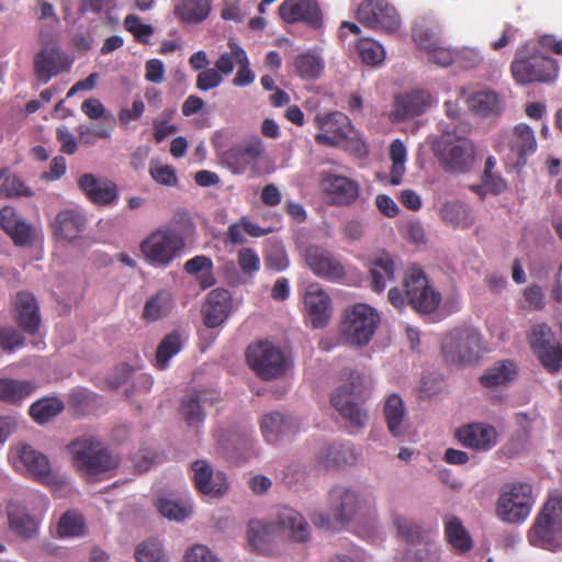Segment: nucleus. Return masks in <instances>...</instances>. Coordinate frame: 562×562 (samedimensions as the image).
Instances as JSON below:
<instances>
[{
  "instance_id": "obj_1",
  "label": "nucleus",
  "mask_w": 562,
  "mask_h": 562,
  "mask_svg": "<svg viewBox=\"0 0 562 562\" xmlns=\"http://www.w3.org/2000/svg\"><path fill=\"white\" fill-rule=\"evenodd\" d=\"M276 528L289 531V536L297 542H305L310 537L308 524L305 518L295 509L283 506L278 510L276 519L271 524L260 520L249 521L247 539L251 550L262 554L270 553L272 551V531Z\"/></svg>"
},
{
  "instance_id": "obj_2",
  "label": "nucleus",
  "mask_w": 562,
  "mask_h": 562,
  "mask_svg": "<svg viewBox=\"0 0 562 562\" xmlns=\"http://www.w3.org/2000/svg\"><path fill=\"white\" fill-rule=\"evenodd\" d=\"M340 379L344 383L333 392L330 403L350 427L363 428L368 422V413L361 406L368 397L364 379L349 369L340 372Z\"/></svg>"
},
{
  "instance_id": "obj_3",
  "label": "nucleus",
  "mask_w": 562,
  "mask_h": 562,
  "mask_svg": "<svg viewBox=\"0 0 562 562\" xmlns=\"http://www.w3.org/2000/svg\"><path fill=\"white\" fill-rule=\"evenodd\" d=\"M67 449L74 468L89 479L108 474L120 463V459L93 436H80L74 439Z\"/></svg>"
},
{
  "instance_id": "obj_4",
  "label": "nucleus",
  "mask_w": 562,
  "mask_h": 562,
  "mask_svg": "<svg viewBox=\"0 0 562 562\" xmlns=\"http://www.w3.org/2000/svg\"><path fill=\"white\" fill-rule=\"evenodd\" d=\"M510 71L519 85L553 81L559 74L558 61L539 53L536 45L526 43L515 54Z\"/></svg>"
},
{
  "instance_id": "obj_5",
  "label": "nucleus",
  "mask_w": 562,
  "mask_h": 562,
  "mask_svg": "<svg viewBox=\"0 0 562 562\" xmlns=\"http://www.w3.org/2000/svg\"><path fill=\"white\" fill-rule=\"evenodd\" d=\"M485 352L483 336L473 327L454 328L443 337L441 342L442 357L452 366L474 364Z\"/></svg>"
},
{
  "instance_id": "obj_6",
  "label": "nucleus",
  "mask_w": 562,
  "mask_h": 562,
  "mask_svg": "<svg viewBox=\"0 0 562 562\" xmlns=\"http://www.w3.org/2000/svg\"><path fill=\"white\" fill-rule=\"evenodd\" d=\"M8 460L13 469L47 486H61L64 480L54 474L50 462L43 452L31 445L19 442L8 452Z\"/></svg>"
},
{
  "instance_id": "obj_7",
  "label": "nucleus",
  "mask_w": 562,
  "mask_h": 562,
  "mask_svg": "<svg viewBox=\"0 0 562 562\" xmlns=\"http://www.w3.org/2000/svg\"><path fill=\"white\" fill-rule=\"evenodd\" d=\"M381 322L375 308L364 303H357L345 310L339 330L342 339L357 347L367 346Z\"/></svg>"
},
{
  "instance_id": "obj_8",
  "label": "nucleus",
  "mask_w": 562,
  "mask_h": 562,
  "mask_svg": "<svg viewBox=\"0 0 562 562\" xmlns=\"http://www.w3.org/2000/svg\"><path fill=\"white\" fill-rule=\"evenodd\" d=\"M432 150L443 169L450 172H467L474 164L475 145L467 137L443 134L432 144Z\"/></svg>"
},
{
  "instance_id": "obj_9",
  "label": "nucleus",
  "mask_w": 562,
  "mask_h": 562,
  "mask_svg": "<svg viewBox=\"0 0 562 562\" xmlns=\"http://www.w3.org/2000/svg\"><path fill=\"white\" fill-rule=\"evenodd\" d=\"M394 525L406 547L401 560L403 562H439L440 553L436 542L426 537L425 531L404 517H396Z\"/></svg>"
},
{
  "instance_id": "obj_10",
  "label": "nucleus",
  "mask_w": 562,
  "mask_h": 562,
  "mask_svg": "<svg viewBox=\"0 0 562 562\" xmlns=\"http://www.w3.org/2000/svg\"><path fill=\"white\" fill-rule=\"evenodd\" d=\"M403 284L405 288L407 305L419 314L434 313L441 303V294L429 282L424 270L416 265L409 267L405 273Z\"/></svg>"
},
{
  "instance_id": "obj_11",
  "label": "nucleus",
  "mask_w": 562,
  "mask_h": 562,
  "mask_svg": "<svg viewBox=\"0 0 562 562\" xmlns=\"http://www.w3.org/2000/svg\"><path fill=\"white\" fill-rule=\"evenodd\" d=\"M533 505L532 487L528 483L506 484L496 503V514L508 524H519L527 519Z\"/></svg>"
},
{
  "instance_id": "obj_12",
  "label": "nucleus",
  "mask_w": 562,
  "mask_h": 562,
  "mask_svg": "<svg viewBox=\"0 0 562 562\" xmlns=\"http://www.w3.org/2000/svg\"><path fill=\"white\" fill-rule=\"evenodd\" d=\"M562 536V498L551 497L543 505L528 531V540L533 547L550 549Z\"/></svg>"
},
{
  "instance_id": "obj_13",
  "label": "nucleus",
  "mask_w": 562,
  "mask_h": 562,
  "mask_svg": "<svg viewBox=\"0 0 562 562\" xmlns=\"http://www.w3.org/2000/svg\"><path fill=\"white\" fill-rule=\"evenodd\" d=\"M184 238L178 232L165 228L153 232L140 243V250L148 262L168 266L184 248Z\"/></svg>"
},
{
  "instance_id": "obj_14",
  "label": "nucleus",
  "mask_w": 562,
  "mask_h": 562,
  "mask_svg": "<svg viewBox=\"0 0 562 562\" xmlns=\"http://www.w3.org/2000/svg\"><path fill=\"white\" fill-rule=\"evenodd\" d=\"M497 148L509 164L522 167L537 150L535 132L529 125L519 123L499 136Z\"/></svg>"
},
{
  "instance_id": "obj_15",
  "label": "nucleus",
  "mask_w": 562,
  "mask_h": 562,
  "mask_svg": "<svg viewBox=\"0 0 562 562\" xmlns=\"http://www.w3.org/2000/svg\"><path fill=\"white\" fill-rule=\"evenodd\" d=\"M527 338L532 352L548 372L557 373L562 369V347L548 324H535Z\"/></svg>"
},
{
  "instance_id": "obj_16",
  "label": "nucleus",
  "mask_w": 562,
  "mask_h": 562,
  "mask_svg": "<svg viewBox=\"0 0 562 562\" xmlns=\"http://www.w3.org/2000/svg\"><path fill=\"white\" fill-rule=\"evenodd\" d=\"M246 356L249 367L262 380L276 379L286 370L283 352L268 341L249 346Z\"/></svg>"
},
{
  "instance_id": "obj_17",
  "label": "nucleus",
  "mask_w": 562,
  "mask_h": 562,
  "mask_svg": "<svg viewBox=\"0 0 562 562\" xmlns=\"http://www.w3.org/2000/svg\"><path fill=\"white\" fill-rule=\"evenodd\" d=\"M357 18L367 27L392 33L400 27L396 9L385 0H366L357 11Z\"/></svg>"
},
{
  "instance_id": "obj_18",
  "label": "nucleus",
  "mask_w": 562,
  "mask_h": 562,
  "mask_svg": "<svg viewBox=\"0 0 562 562\" xmlns=\"http://www.w3.org/2000/svg\"><path fill=\"white\" fill-rule=\"evenodd\" d=\"M314 121L321 131L314 136L318 145L337 147L349 137L352 131L350 119L339 111L317 114Z\"/></svg>"
},
{
  "instance_id": "obj_19",
  "label": "nucleus",
  "mask_w": 562,
  "mask_h": 562,
  "mask_svg": "<svg viewBox=\"0 0 562 562\" xmlns=\"http://www.w3.org/2000/svg\"><path fill=\"white\" fill-rule=\"evenodd\" d=\"M305 262L316 277L326 281L339 282L347 277L340 260L321 246H308L305 249Z\"/></svg>"
},
{
  "instance_id": "obj_20",
  "label": "nucleus",
  "mask_w": 562,
  "mask_h": 562,
  "mask_svg": "<svg viewBox=\"0 0 562 562\" xmlns=\"http://www.w3.org/2000/svg\"><path fill=\"white\" fill-rule=\"evenodd\" d=\"M0 227L15 246L31 247L36 241V228L27 223L13 206L7 205L0 209Z\"/></svg>"
},
{
  "instance_id": "obj_21",
  "label": "nucleus",
  "mask_w": 562,
  "mask_h": 562,
  "mask_svg": "<svg viewBox=\"0 0 562 562\" xmlns=\"http://www.w3.org/2000/svg\"><path fill=\"white\" fill-rule=\"evenodd\" d=\"M233 297L228 290L213 289L206 295L201 314L207 328H216L223 325L232 313Z\"/></svg>"
},
{
  "instance_id": "obj_22",
  "label": "nucleus",
  "mask_w": 562,
  "mask_h": 562,
  "mask_svg": "<svg viewBox=\"0 0 562 562\" xmlns=\"http://www.w3.org/2000/svg\"><path fill=\"white\" fill-rule=\"evenodd\" d=\"M50 227L57 240L72 244L81 239L87 228V217L77 210H61L56 214Z\"/></svg>"
},
{
  "instance_id": "obj_23",
  "label": "nucleus",
  "mask_w": 562,
  "mask_h": 562,
  "mask_svg": "<svg viewBox=\"0 0 562 562\" xmlns=\"http://www.w3.org/2000/svg\"><path fill=\"white\" fill-rule=\"evenodd\" d=\"M33 67L38 81L47 83L52 78L68 71L71 60L58 48H43L35 54Z\"/></svg>"
},
{
  "instance_id": "obj_24",
  "label": "nucleus",
  "mask_w": 562,
  "mask_h": 562,
  "mask_svg": "<svg viewBox=\"0 0 562 562\" xmlns=\"http://www.w3.org/2000/svg\"><path fill=\"white\" fill-rule=\"evenodd\" d=\"M304 307L313 328H324L331 318V300L317 283L308 285L304 295Z\"/></svg>"
},
{
  "instance_id": "obj_25",
  "label": "nucleus",
  "mask_w": 562,
  "mask_h": 562,
  "mask_svg": "<svg viewBox=\"0 0 562 562\" xmlns=\"http://www.w3.org/2000/svg\"><path fill=\"white\" fill-rule=\"evenodd\" d=\"M321 186L330 203L337 206H348L356 202L360 187L357 181L339 175L329 173L323 177Z\"/></svg>"
},
{
  "instance_id": "obj_26",
  "label": "nucleus",
  "mask_w": 562,
  "mask_h": 562,
  "mask_svg": "<svg viewBox=\"0 0 562 562\" xmlns=\"http://www.w3.org/2000/svg\"><path fill=\"white\" fill-rule=\"evenodd\" d=\"M279 14L288 23L304 22L313 29L323 24L321 9L314 0H285L279 7Z\"/></svg>"
},
{
  "instance_id": "obj_27",
  "label": "nucleus",
  "mask_w": 562,
  "mask_h": 562,
  "mask_svg": "<svg viewBox=\"0 0 562 562\" xmlns=\"http://www.w3.org/2000/svg\"><path fill=\"white\" fill-rule=\"evenodd\" d=\"M78 187L91 203L100 206L111 205L119 198L117 186L113 181L100 179L92 173L80 176Z\"/></svg>"
},
{
  "instance_id": "obj_28",
  "label": "nucleus",
  "mask_w": 562,
  "mask_h": 562,
  "mask_svg": "<svg viewBox=\"0 0 562 562\" xmlns=\"http://www.w3.org/2000/svg\"><path fill=\"white\" fill-rule=\"evenodd\" d=\"M14 317L19 327L26 334L34 335L41 325V314L35 296L27 292H19L14 300Z\"/></svg>"
},
{
  "instance_id": "obj_29",
  "label": "nucleus",
  "mask_w": 562,
  "mask_h": 562,
  "mask_svg": "<svg viewBox=\"0 0 562 562\" xmlns=\"http://www.w3.org/2000/svg\"><path fill=\"white\" fill-rule=\"evenodd\" d=\"M496 429L487 424L474 423L457 430L459 441L469 448L487 451L497 442Z\"/></svg>"
},
{
  "instance_id": "obj_30",
  "label": "nucleus",
  "mask_w": 562,
  "mask_h": 562,
  "mask_svg": "<svg viewBox=\"0 0 562 562\" xmlns=\"http://www.w3.org/2000/svg\"><path fill=\"white\" fill-rule=\"evenodd\" d=\"M193 482L196 490L211 496H222L227 491L226 477L222 472L214 474L212 467L204 460L192 463Z\"/></svg>"
},
{
  "instance_id": "obj_31",
  "label": "nucleus",
  "mask_w": 562,
  "mask_h": 562,
  "mask_svg": "<svg viewBox=\"0 0 562 562\" xmlns=\"http://www.w3.org/2000/svg\"><path fill=\"white\" fill-rule=\"evenodd\" d=\"M218 396L213 392L193 391L186 395L180 403V414L190 427H199L204 422V408L207 404L213 405Z\"/></svg>"
},
{
  "instance_id": "obj_32",
  "label": "nucleus",
  "mask_w": 562,
  "mask_h": 562,
  "mask_svg": "<svg viewBox=\"0 0 562 562\" xmlns=\"http://www.w3.org/2000/svg\"><path fill=\"white\" fill-rule=\"evenodd\" d=\"M329 507L337 524L349 522L359 509V497L356 492L344 486H335L329 492Z\"/></svg>"
},
{
  "instance_id": "obj_33",
  "label": "nucleus",
  "mask_w": 562,
  "mask_h": 562,
  "mask_svg": "<svg viewBox=\"0 0 562 562\" xmlns=\"http://www.w3.org/2000/svg\"><path fill=\"white\" fill-rule=\"evenodd\" d=\"M368 268L371 289L378 293L385 289L386 282L394 280L395 262L384 250L374 252L368 258Z\"/></svg>"
},
{
  "instance_id": "obj_34",
  "label": "nucleus",
  "mask_w": 562,
  "mask_h": 562,
  "mask_svg": "<svg viewBox=\"0 0 562 562\" xmlns=\"http://www.w3.org/2000/svg\"><path fill=\"white\" fill-rule=\"evenodd\" d=\"M427 91L416 90L398 95L391 113L394 121L401 122L423 114L429 105Z\"/></svg>"
},
{
  "instance_id": "obj_35",
  "label": "nucleus",
  "mask_w": 562,
  "mask_h": 562,
  "mask_svg": "<svg viewBox=\"0 0 562 562\" xmlns=\"http://www.w3.org/2000/svg\"><path fill=\"white\" fill-rule=\"evenodd\" d=\"M382 414L393 437L400 438L406 434L407 412L403 398L397 393H391L385 397Z\"/></svg>"
},
{
  "instance_id": "obj_36",
  "label": "nucleus",
  "mask_w": 562,
  "mask_h": 562,
  "mask_svg": "<svg viewBox=\"0 0 562 562\" xmlns=\"http://www.w3.org/2000/svg\"><path fill=\"white\" fill-rule=\"evenodd\" d=\"M263 153V144L259 138L235 146L226 153V160L233 172L241 173L249 165L258 160Z\"/></svg>"
},
{
  "instance_id": "obj_37",
  "label": "nucleus",
  "mask_w": 562,
  "mask_h": 562,
  "mask_svg": "<svg viewBox=\"0 0 562 562\" xmlns=\"http://www.w3.org/2000/svg\"><path fill=\"white\" fill-rule=\"evenodd\" d=\"M10 529L21 538H33L38 530V519L32 516L20 503L10 502L7 506Z\"/></svg>"
},
{
  "instance_id": "obj_38",
  "label": "nucleus",
  "mask_w": 562,
  "mask_h": 562,
  "mask_svg": "<svg viewBox=\"0 0 562 562\" xmlns=\"http://www.w3.org/2000/svg\"><path fill=\"white\" fill-rule=\"evenodd\" d=\"M260 429L265 439L274 443L284 436L294 435L299 427L293 418L274 412L262 417Z\"/></svg>"
},
{
  "instance_id": "obj_39",
  "label": "nucleus",
  "mask_w": 562,
  "mask_h": 562,
  "mask_svg": "<svg viewBox=\"0 0 562 562\" xmlns=\"http://www.w3.org/2000/svg\"><path fill=\"white\" fill-rule=\"evenodd\" d=\"M518 374V366L512 359H503L495 361L480 376L479 381L482 386L493 389L503 386L516 379Z\"/></svg>"
},
{
  "instance_id": "obj_40",
  "label": "nucleus",
  "mask_w": 562,
  "mask_h": 562,
  "mask_svg": "<svg viewBox=\"0 0 562 562\" xmlns=\"http://www.w3.org/2000/svg\"><path fill=\"white\" fill-rule=\"evenodd\" d=\"M468 103L470 110L481 117L496 116L503 110L502 98L497 92L490 89L472 93Z\"/></svg>"
},
{
  "instance_id": "obj_41",
  "label": "nucleus",
  "mask_w": 562,
  "mask_h": 562,
  "mask_svg": "<svg viewBox=\"0 0 562 562\" xmlns=\"http://www.w3.org/2000/svg\"><path fill=\"white\" fill-rule=\"evenodd\" d=\"M35 390L36 385L31 381L10 378L0 379V401L9 404H20L31 396Z\"/></svg>"
},
{
  "instance_id": "obj_42",
  "label": "nucleus",
  "mask_w": 562,
  "mask_h": 562,
  "mask_svg": "<svg viewBox=\"0 0 562 562\" xmlns=\"http://www.w3.org/2000/svg\"><path fill=\"white\" fill-rule=\"evenodd\" d=\"M357 454L350 445H328L319 454V462L326 468H345L352 465Z\"/></svg>"
},
{
  "instance_id": "obj_43",
  "label": "nucleus",
  "mask_w": 562,
  "mask_h": 562,
  "mask_svg": "<svg viewBox=\"0 0 562 562\" xmlns=\"http://www.w3.org/2000/svg\"><path fill=\"white\" fill-rule=\"evenodd\" d=\"M210 0H177L175 15L184 23H199L210 13Z\"/></svg>"
},
{
  "instance_id": "obj_44",
  "label": "nucleus",
  "mask_w": 562,
  "mask_h": 562,
  "mask_svg": "<svg viewBox=\"0 0 562 562\" xmlns=\"http://www.w3.org/2000/svg\"><path fill=\"white\" fill-rule=\"evenodd\" d=\"M155 507L170 520L183 521L192 514V505L186 498L160 496L156 498Z\"/></svg>"
},
{
  "instance_id": "obj_45",
  "label": "nucleus",
  "mask_w": 562,
  "mask_h": 562,
  "mask_svg": "<svg viewBox=\"0 0 562 562\" xmlns=\"http://www.w3.org/2000/svg\"><path fill=\"white\" fill-rule=\"evenodd\" d=\"M445 535L447 541L459 552H467L472 548V540L468 530L456 516L445 517Z\"/></svg>"
},
{
  "instance_id": "obj_46",
  "label": "nucleus",
  "mask_w": 562,
  "mask_h": 562,
  "mask_svg": "<svg viewBox=\"0 0 562 562\" xmlns=\"http://www.w3.org/2000/svg\"><path fill=\"white\" fill-rule=\"evenodd\" d=\"M440 216L452 227H469L474 223L470 207L461 201L445 203L440 210Z\"/></svg>"
},
{
  "instance_id": "obj_47",
  "label": "nucleus",
  "mask_w": 562,
  "mask_h": 562,
  "mask_svg": "<svg viewBox=\"0 0 562 562\" xmlns=\"http://www.w3.org/2000/svg\"><path fill=\"white\" fill-rule=\"evenodd\" d=\"M213 261L206 256H195L184 263V271L195 277L200 286L205 290L215 284Z\"/></svg>"
},
{
  "instance_id": "obj_48",
  "label": "nucleus",
  "mask_w": 562,
  "mask_h": 562,
  "mask_svg": "<svg viewBox=\"0 0 562 562\" xmlns=\"http://www.w3.org/2000/svg\"><path fill=\"white\" fill-rule=\"evenodd\" d=\"M325 68L323 58L314 52L299 54L294 59L296 75L304 80H313L321 77Z\"/></svg>"
},
{
  "instance_id": "obj_49",
  "label": "nucleus",
  "mask_w": 562,
  "mask_h": 562,
  "mask_svg": "<svg viewBox=\"0 0 562 562\" xmlns=\"http://www.w3.org/2000/svg\"><path fill=\"white\" fill-rule=\"evenodd\" d=\"M65 408L61 400L57 397H43L34 402L29 409L30 416L37 424H45L60 414Z\"/></svg>"
},
{
  "instance_id": "obj_50",
  "label": "nucleus",
  "mask_w": 562,
  "mask_h": 562,
  "mask_svg": "<svg viewBox=\"0 0 562 562\" xmlns=\"http://www.w3.org/2000/svg\"><path fill=\"white\" fill-rule=\"evenodd\" d=\"M183 347V339L179 331L175 330L166 335L159 342L156 351V367L165 370L169 366L170 359L176 356Z\"/></svg>"
},
{
  "instance_id": "obj_51",
  "label": "nucleus",
  "mask_w": 562,
  "mask_h": 562,
  "mask_svg": "<svg viewBox=\"0 0 562 562\" xmlns=\"http://www.w3.org/2000/svg\"><path fill=\"white\" fill-rule=\"evenodd\" d=\"M228 47L234 49L236 64L238 65L237 72L233 79V85L236 87L250 86L255 81L256 75L250 69L246 50L233 40H229Z\"/></svg>"
},
{
  "instance_id": "obj_52",
  "label": "nucleus",
  "mask_w": 562,
  "mask_h": 562,
  "mask_svg": "<svg viewBox=\"0 0 562 562\" xmlns=\"http://www.w3.org/2000/svg\"><path fill=\"white\" fill-rule=\"evenodd\" d=\"M170 311V296L166 291H160L149 297L143 310L142 317L146 322H156Z\"/></svg>"
},
{
  "instance_id": "obj_53",
  "label": "nucleus",
  "mask_w": 562,
  "mask_h": 562,
  "mask_svg": "<svg viewBox=\"0 0 562 562\" xmlns=\"http://www.w3.org/2000/svg\"><path fill=\"white\" fill-rule=\"evenodd\" d=\"M406 147L401 139H394L390 146V158L392 160L390 183L398 186L405 173Z\"/></svg>"
},
{
  "instance_id": "obj_54",
  "label": "nucleus",
  "mask_w": 562,
  "mask_h": 562,
  "mask_svg": "<svg viewBox=\"0 0 562 562\" xmlns=\"http://www.w3.org/2000/svg\"><path fill=\"white\" fill-rule=\"evenodd\" d=\"M357 52L362 61L367 65H380L385 58L383 47L378 42L370 38H361L357 44Z\"/></svg>"
},
{
  "instance_id": "obj_55",
  "label": "nucleus",
  "mask_w": 562,
  "mask_h": 562,
  "mask_svg": "<svg viewBox=\"0 0 562 562\" xmlns=\"http://www.w3.org/2000/svg\"><path fill=\"white\" fill-rule=\"evenodd\" d=\"M57 531L60 537H78L85 531L83 517L76 512H66L59 519Z\"/></svg>"
},
{
  "instance_id": "obj_56",
  "label": "nucleus",
  "mask_w": 562,
  "mask_h": 562,
  "mask_svg": "<svg viewBox=\"0 0 562 562\" xmlns=\"http://www.w3.org/2000/svg\"><path fill=\"white\" fill-rule=\"evenodd\" d=\"M496 160L493 156H488L485 160L484 171L482 175V183L493 194H499L506 189L505 180L494 172Z\"/></svg>"
},
{
  "instance_id": "obj_57",
  "label": "nucleus",
  "mask_w": 562,
  "mask_h": 562,
  "mask_svg": "<svg viewBox=\"0 0 562 562\" xmlns=\"http://www.w3.org/2000/svg\"><path fill=\"white\" fill-rule=\"evenodd\" d=\"M135 559L137 562H167L160 543L154 539L145 541L136 548Z\"/></svg>"
},
{
  "instance_id": "obj_58",
  "label": "nucleus",
  "mask_w": 562,
  "mask_h": 562,
  "mask_svg": "<svg viewBox=\"0 0 562 562\" xmlns=\"http://www.w3.org/2000/svg\"><path fill=\"white\" fill-rule=\"evenodd\" d=\"M125 29L133 34L135 40L142 44H148L150 36L154 34V27L144 24L142 20L134 14H130L124 20Z\"/></svg>"
},
{
  "instance_id": "obj_59",
  "label": "nucleus",
  "mask_w": 562,
  "mask_h": 562,
  "mask_svg": "<svg viewBox=\"0 0 562 562\" xmlns=\"http://www.w3.org/2000/svg\"><path fill=\"white\" fill-rule=\"evenodd\" d=\"M237 263L240 271L247 276H254L260 270V258L257 251L249 247H243L237 252Z\"/></svg>"
},
{
  "instance_id": "obj_60",
  "label": "nucleus",
  "mask_w": 562,
  "mask_h": 562,
  "mask_svg": "<svg viewBox=\"0 0 562 562\" xmlns=\"http://www.w3.org/2000/svg\"><path fill=\"white\" fill-rule=\"evenodd\" d=\"M413 38L419 48L427 52V54L440 44V34L437 30L417 26L413 30Z\"/></svg>"
},
{
  "instance_id": "obj_61",
  "label": "nucleus",
  "mask_w": 562,
  "mask_h": 562,
  "mask_svg": "<svg viewBox=\"0 0 562 562\" xmlns=\"http://www.w3.org/2000/svg\"><path fill=\"white\" fill-rule=\"evenodd\" d=\"M149 173L159 184L175 187L178 183L176 169L170 165L150 164Z\"/></svg>"
},
{
  "instance_id": "obj_62",
  "label": "nucleus",
  "mask_w": 562,
  "mask_h": 562,
  "mask_svg": "<svg viewBox=\"0 0 562 562\" xmlns=\"http://www.w3.org/2000/svg\"><path fill=\"white\" fill-rule=\"evenodd\" d=\"M2 190L9 198L32 196L33 191L16 176L8 177L2 183Z\"/></svg>"
},
{
  "instance_id": "obj_63",
  "label": "nucleus",
  "mask_w": 562,
  "mask_h": 562,
  "mask_svg": "<svg viewBox=\"0 0 562 562\" xmlns=\"http://www.w3.org/2000/svg\"><path fill=\"white\" fill-rule=\"evenodd\" d=\"M24 345L23 336L12 327H0V347L4 351H13Z\"/></svg>"
},
{
  "instance_id": "obj_64",
  "label": "nucleus",
  "mask_w": 562,
  "mask_h": 562,
  "mask_svg": "<svg viewBox=\"0 0 562 562\" xmlns=\"http://www.w3.org/2000/svg\"><path fill=\"white\" fill-rule=\"evenodd\" d=\"M222 81L223 77L215 68H206L199 72L196 88L201 91H207L218 87Z\"/></svg>"
}]
</instances>
